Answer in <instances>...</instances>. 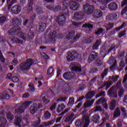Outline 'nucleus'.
I'll return each instance as SVG.
<instances>
[{
    "mask_svg": "<svg viewBox=\"0 0 127 127\" xmlns=\"http://www.w3.org/2000/svg\"><path fill=\"white\" fill-rule=\"evenodd\" d=\"M82 27H88V28H93V25H91L89 24H85L82 25Z\"/></svg>",
    "mask_w": 127,
    "mask_h": 127,
    "instance_id": "obj_40",
    "label": "nucleus"
},
{
    "mask_svg": "<svg viewBox=\"0 0 127 127\" xmlns=\"http://www.w3.org/2000/svg\"><path fill=\"white\" fill-rule=\"evenodd\" d=\"M50 117H51V114L49 113L48 111H46L45 112L44 114V118L46 120H48V119H50Z\"/></svg>",
    "mask_w": 127,
    "mask_h": 127,
    "instance_id": "obj_29",
    "label": "nucleus"
},
{
    "mask_svg": "<svg viewBox=\"0 0 127 127\" xmlns=\"http://www.w3.org/2000/svg\"><path fill=\"white\" fill-rule=\"evenodd\" d=\"M80 18H81V12L75 13L72 17L73 20H78V19H80Z\"/></svg>",
    "mask_w": 127,
    "mask_h": 127,
    "instance_id": "obj_22",
    "label": "nucleus"
},
{
    "mask_svg": "<svg viewBox=\"0 0 127 127\" xmlns=\"http://www.w3.org/2000/svg\"><path fill=\"white\" fill-rule=\"evenodd\" d=\"M72 71H75L76 72H81L82 69L80 66H72L71 68Z\"/></svg>",
    "mask_w": 127,
    "mask_h": 127,
    "instance_id": "obj_30",
    "label": "nucleus"
},
{
    "mask_svg": "<svg viewBox=\"0 0 127 127\" xmlns=\"http://www.w3.org/2000/svg\"><path fill=\"white\" fill-rule=\"evenodd\" d=\"M96 64L97 65V66H101V65H103V63L102 62V61L97 60L96 61Z\"/></svg>",
    "mask_w": 127,
    "mask_h": 127,
    "instance_id": "obj_57",
    "label": "nucleus"
},
{
    "mask_svg": "<svg viewBox=\"0 0 127 127\" xmlns=\"http://www.w3.org/2000/svg\"><path fill=\"white\" fill-rule=\"evenodd\" d=\"M48 9H50L51 10H54V11H58V10H60L61 9V7L60 6H57L54 8L53 6H47Z\"/></svg>",
    "mask_w": 127,
    "mask_h": 127,
    "instance_id": "obj_20",
    "label": "nucleus"
},
{
    "mask_svg": "<svg viewBox=\"0 0 127 127\" xmlns=\"http://www.w3.org/2000/svg\"><path fill=\"white\" fill-rule=\"evenodd\" d=\"M103 32V30L102 29H98V30H97V31H96L95 32V34H96V35H100V34L101 33H102Z\"/></svg>",
    "mask_w": 127,
    "mask_h": 127,
    "instance_id": "obj_51",
    "label": "nucleus"
},
{
    "mask_svg": "<svg viewBox=\"0 0 127 127\" xmlns=\"http://www.w3.org/2000/svg\"><path fill=\"white\" fill-rule=\"evenodd\" d=\"M108 6L109 9H111V10H116V9L118 8V5L116 2L111 3L108 4Z\"/></svg>",
    "mask_w": 127,
    "mask_h": 127,
    "instance_id": "obj_17",
    "label": "nucleus"
},
{
    "mask_svg": "<svg viewBox=\"0 0 127 127\" xmlns=\"http://www.w3.org/2000/svg\"><path fill=\"white\" fill-rule=\"evenodd\" d=\"M16 121L15 122V124L16 126V127H20L22 125L24 127H26L28 125V122L26 120H22L21 117L20 116H17L15 117Z\"/></svg>",
    "mask_w": 127,
    "mask_h": 127,
    "instance_id": "obj_3",
    "label": "nucleus"
},
{
    "mask_svg": "<svg viewBox=\"0 0 127 127\" xmlns=\"http://www.w3.org/2000/svg\"><path fill=\"white\" fill-rule=\"evenodd\" d=\"M20 27L17 26L16 27H14L13 28L10 29L8 33L9 35H15L18 31L17 30H20Z\"/></svg>",
    "mask_w": 127,
    "mask_h": 127,
    "instance_id": "obj_9",
    "label": "nucleus"
},
{
    "mask_svg": "<svg viewBox=\"0 0 127 127\" xmlns=\"http://www.w3.org/2000/svg\"><path fill=\"white\" fill-rule=\"evenodd\" d=\"M120 66L121 68H124L125 67V63L124 61H122L120 64Z\"/></svg>",
    "mask_w": 127,
    "mask_h": 127,
    "instance_id": "obj_64",
    "label": "nucleus"
},
{
    "mask_svg": "<svg viewBox=\"0 0 127 127\" xmlns=\"http://www.w3.org/2000/svg\"><path fill=\"white\" fill-rule=\"evenodd\" d=\"M105 99L104 98H101L96 102L97 105H100L101 103H104Z\"/></svg>",
    "mask_w": 127,
    "mask_h": 127,
    "instance_id": "obj_43",
    "label": "nucleus"
},
{
    "mask_svg": "<svg viewBox=\"0 0 127 127\" xmlns=\"http://www.w3.org/2000/svg\"><path fill=\"white\" fill-rule=\"evenodd\" d=\"M71 73L70 72H67L64 74V79H70Z\"/></svg>",
    "mask_w": 127,
    "mask_h": 127,
    "instance_id": "obj_36",
    "label": "nucleus"
},
{
    "mask_svg": "<svg viewBox=\"0 0 127 127\" xmlns=\"http://www.w3.org/2000/svg\"><path fill=\"white\" fill-rule=\"evenodd\" d=\"M112 85H113V82L110 81L109 82H105V86H106V88L105 90H108V89H109V87H111V86H112Z\"/></svg>",
    "mask_w": 127,
    "mask_h": 127,
    "instance_id": "obj_37",
    "label": "nucleus"
},
{
    "mask_svg": "<svg viewBox=\"0 0 127 127\" xmlns=\"http://www.w3.org/2000/svg\"><path fill=\"white\" fill-rule=\"evenodd\" d=\"M100 120V116L98 114L94 115L92 117V121L94 123H98Z\"/></svg>",
    "mask_w": 127,
    "mask_h": 127,
    "instance_id": "obj_23",
    "label": "nucleus"
},
{
    "mask_svg": "<svg viewBox=\"0 0 127 127\" xmlns=\"http://www.w3.org/2000/svg\"><path fill=\"white\" fill-rule=\"evenodd\" d=\"M21 10V7L19 5H15L12 7L11 9V12L14 13V14H18Z\"/></svg>",
    "mask_w": 127,
    "mask_h": 127,
    "instance_id": "obj_8",
    "label": "nucleus"
},
{
    "mask_svg": "<svg viewBox=\"0 0 127 127\" xmlns=\"http://www.w3.org/2000/svg\"><path fill=\"white\" fill-rule=\"evenodd\" d=\"M42 101L44 102V103H46V104H47V103H49V100L46 99V98H45V97H43L42 98Z\"/></svg>",
    "mask_w": 127,
    "mask_h": 127,
    "instance_id": "obj_55",
    "label": "nucleus"
},
{
    "mask_svg": "<svg viewBox=\"0 0 127 127\" xmlns=\"http://www.w3.org/2000/svg\"><path fill=\"white\" fill-rule=\"evenodd\" d=\"M120 78V76L119 75H116V76H113L112 77H109L110 80H112L113 82H117L118 81V79Z\"/></svg>",
    "mask_w": 127,
    "mask_h": 127,
    "instance_id": "obj_34",
    "label": "nucleus"
},
{
    "mask_svg": "<svg viewBox=\"0 0 127 127\" xmlns=\"http://www.w3.org/2000/svg\"><path fill=\"white\" fill-rule=\"evenodd\" d=\"M101 44H102V41L101 40H97L92 47L93 49L97 50Z\"/></svg>",
    "mask_w": 127,
    "mask_h": 127,
    "instance_id": "obj_16",
    "label": "nucleus"
},
{
    "mask_svg": "<svg viewBox=\"0 0 127 127\" xmlns=\"http://www.w3.org/2000/svg\"><path fill=\"white\" fill-rule=\"evenodd\" d=\"M28 35L30 39H32L33 37H34V35L33 34V33L31 32V31L28 32Z\"/></svg>",
    "mask_w": 127,
    "mask_h": 127,
    "instance_id": "obj_53",
    "label": "nucleus"
},
{
    "mask_svg": "<svg viewBox=\"0 0 127 127\" xmlns=\"http://www.w3.org/2000/svg\"><path fill=\"white\" fill-rule=\"evenodd\" d=\"M126 23H123L120 27L117 28L115 29L114 31V33H116V32H118V31H120L122 28H123L124 26H126Z\"/></svg>",
    "mask_w": 127,
    "mask_h": 127,
    "instance_id": "obj_33",
    "label": "nucleus"
},
{
    "mask_svg": "<svg viewBox=\"0 0 127 127\" xmlns=\"http://www.w3.org/2000/svg\"><path fill=\"white\" fill-rule=\"evenodd\" d=\"M75 102L74 98H70L69 99V101L68 102V105H73L74 104V102Z\"/></svg>",
    "mask_w": 127,
    "mask_h": 127,
    "instance_id": "obj_52",
    "label": "nucleus"
},
{
    "mask_svg": "<svg viewBox=\"0 0 127 127\" xmlns=\"http://www.w3.org/2000/svg\"><path fill=\"white\" fill-rule=\"evenodd\" d=\"M107 73H108V69H105L103 72V73L101 75L102 79H104V77H105V76L107 75Z\"/></svg>",
    "mask_w": 127,
    "mask_h": 127,
    "instance_id": "obj_49",
    "label": "nucleus"
},
{
    "mask_svg": "<svg viewBox=\"0 0 127 127\" xmlns=\"http://www.w3.org/2000/svg\"><path fill=\"white\" fill-rule=\"evenodd\" d=\"M53 67H50L48 69V74L50 75V74H52L53 73Z\"/></svg>",
    "mask_w": 127,
    "mask_h": 127,
    "instance_id": "obj_42",
    "label": "nucleus"
},
{
    "mask_svg": "<svg viewBox=\"0 0 127 127\" xmlns=\"http://www.w3.org/2000/svg\"><path fill=\"white\" fill-rule=\"evenodd\" d=\"M41 55L44 57V58H45V59H48L49 57L47 55H46L45 53H42L41 54Z\"/></svg>",
    "mask_w": 127,
    "mask_h": 127,
    "instance_id": "obj_58",
    "label": "nucleus"
},
{
    "mask_svg": "<svg viewBox=\"0 0 127 127\" xmlns=\"http://www.w3.org/2000/svg\"><path fill=\"white\" fill-rule=\"evenodd\" d=\"M119 116H121V111H120V109H117L115 110L113 118H117L119 117Z\"/></svg>",
    "mask_w": 127,
    "mask_h": 127,
    "instance_id": "obj_31",
    "label": "nucleus"
},
{
    "mask_svg": "<svg viewBox=\"0 0 127 127\" xmlns=\"http://www.w3.org/2000/svg\"><path fill=\"white\" fill-rule=\"evenodd\" d=\"M83 123L84 124V126L83 127H88V126L90 124V120L88 116H84Z\"/></svg>",
    "mask_w": 127,
    "mask_h": 127,
    "instance_id": "obj_13",
    "label": "nucleus"
},
{
    "mask_svg": "<svg viewBox=\"0 0 127 127\" xmlns=\"http://www.w3.org/2000/svg\"><path fill=\"white\" fill-rule=\"evenodd\" d=\"M102 15L103 13L100 10H96L93 15L94 18H100Z\"/></svg>",
    "mask_w": 127,
    "mask_h": 127,
    "instance_id": "obj_15",
    "label": "nucleus"
},
{
    "mask_svg": "<svg viewBox=\"0 0 127 127\" xmlns=\"http://www.w3.org/2000/svg\"><path fill=\"white\" fill-rule=\"evenodd\" d=\"M83 9L87 14H91L94 10V6L91 5L87 4L84 5Z\"/></svg>",
    "mask_w": 127,
    "mask_h": 127,
    "instance_id": "obj_7",
    "label": "nucleus"
},
{
    "mask_svg": "<svg viewBox=\"0 0 127 127\" xmlns=\"http://www.w3.org/2000/svg\"><path fill=\"white\" fill-rule=\"evenodd\" d=\"M6 20V18L5 17H0V23H3Z\"/></svg>",
    "mask_w": 127,
    "mask_h": 127,
    "instance_id": "obj_47",
    "label": "nucleus"
},
{
    "mask_svg": "<svg viewBox=\"0 0 127 127\" xmlns=\"http://www.w3.org/2000/svg\"><path fill=\"white\" fill-rule=\"evenodd\" d=\"M121 111L122 112H123V115H124V116H126V115H127V110H126V108L125 107H122Z\"/></svg>",
    "mask_w": 127,
    "mask_h": 127,
    "instance_id": "obj_50",
    "label": "nucleus"
},
{
    "mask_svg": "<svg viewBox=\"0 0 127 127\" xmlns=\"http://www.w3.org/2000/svg\"><path fill=\"white\" fill-rule=\"evenodd\" d=\"M56 108V103H54L53 105H52L50 107V110L53 111V110H55Z\"/></svg>",
    "mask_w": 127,
    "mask_h": 127,
    "instance_id": "obj_59",
    "label": "nucleus"
},
{
    "mask_svg": "<svg viewBox=\"0 0 127 127\" xmlns=\"http://www.w3.org/2000/svg\"><path fill=\"white\" fill-rule=\"evenodd\" d=\"M73 117H74V114H70L67 118H66V121L69 122L70 120H72Z\"/></svg>",
    "mask_w": 127,
    "mask_h": 127,
    "instance_id": "obj_46",
    "label": "nucleus"
},
{
    "mask_svg": "<svg viewBox=\"0 0 127 127\" xmlns=\"http://www.w3.org/2000/svg\"><path fill=\"white\" fill-rule=\"evenodd\" d=\"M0 61L1 62H4V58H3V57L2 56V54H1V52L0 51Z\"/></svg>",
    "mask_w": 127,
    "mask_h": 127,
    "instance_id": "obj_56",
    "label": "nucleus"
},
{
    "mask_svg": "<svg viewBox=\"0 0 127 127\" xmlns=\"http://www.w3.org/2000/svg\"><path fill=\"white\" fill-rule=\"evenodd\" d=\"M112 0H92V2L96 3L97 1L100 2V8L101 10H105L106 9V5Z\"/></svg>",
    "mask_w": 127,
    "mask_h": 127,
    "instance_id": "obj_5",
    "label": "nucleus"
},
{
    "mask_svg": "<svg viewBox=\"0 0 127 127\" xmlns=\"http://www.w3.org/2000/svg\"><path fill=\"white\" fill-rule=\"evenodd\" d=\"M30 104H31V102L30 101L25 102L22 105V107L15 109L16 113H17L18 114H22V113H24V109L28 108Z\"/></svg>",
    "mask_w": 127,
    "mask_h": 127,
    "instance_id": "obj_4",
    "label": "nucleus"
},
{
    "mask_svg": "<svg viewBox=\"0 0 127 127\" xmlns=\"http://www.w3.org/2000/svg\"><path fill=\"white\" fill-rule=\"evenodd\" d=\"M94 102H95V100H92L91 101L87 100L84 104V106L85 108H88V107H91L93 104H94Z\"/></svg>",
    "mask_w": 127,
    "mask_h": 127,
    "instance_id": "obj_19",
    "label": "nucleus"
},
{
    "mask_svg": "<svg viewBox=\"0 0 127 127\" xmlns=\"http://www.w3.org/2000/svg\"><path fill=\"white\" fill-rule=\"evenodd\" d=\"M121 13L124 16L127 15V6L123 9Z\"/></svg>",
    "mask_w": 127,
    "mask_h": 127,
    "instance_id": "obj_39",
    "label": "nucleus"
},
{
    "mask_svg": "<svg viewBox=\"0 0 127 127\" xmlns=\"http://www.w3.org/2000/svg\"><path fill=\"white\" fill-rule=\"evenodd\" d=\"M95 94L94 92L88 93L86 95V99H92L95 96Z\"/></svg>",
    "mask_w": 127,
    "mask_h": 127,
    "instance_id": "obj_26",
    "label": "nucleus"
},
{
    "mask_svg": "<svg viewBox=\"0 0 127 127\" xmlns=\"http://www.w3.org/2000/svg\"><path fill=\"white\" fill-rule=\"evenodd\" d=\"M97 57H98V54L95 52H92L89 57V60L93 61V60H95Z\"/></svg>",
    "mask_w": 127,
    "mask_h": 127,
    "instance_id": "obj_18",
    "label": "nucleus"
},
{
    "mask_svg": "<svg viewBox=\"0 0 127 127\" xmlns=\"http://www.w3.org/2000/svg\"><path fill=\"white\" fill-rule=\"evenodd\" d=\"M34 63V61L31 59H28L26 63L21 64L20 65L21 70H28L31 66V65Z\"/></svg>",
    "mask_w": 127,
    "mask_h": 127,
    "instance_id": "obj_2",
    "label": "nucleus"
},
{
    "mask_svg": "<svg viewBox=\"0 0 127 127\" xmlns=\"http://www.w3.org/2000/svg\"><path fill=\"white\" fill-rule=\"evenodd\" d=\"M102 112V107L101 106H97L95 108V111L96 112Z\"/></svg>",
    "mask_w": 127,
    "mask_h": 127,
    "instance_id": "obj_60",
    "label": "nucleus"
},
{
    "mask_svg": "<svg viewBox=\"0 0 127 127\" xmlns=\"http://www.w3.org/2000/svg\"><path fill=\"white\" fill-rule=\"evenodd\" d=\"M62 4L64 8V14H69V10L68 9V6H69L70 9L72 10H77L80 7V5L75 1H71L68 2L67 0H64L63 1Z\"/></svg>",
    "mask_w": 127,
    "mask_h": 127,
    "instance_id": "obj_1",
    "label": "nucleus"
},
{
    "mask_svg": "<svg viewBox=\"0 0 127 127\" xmlns=\"http://www.w3.org/2000/svg\"><path fill=\"white\" fill-rule=\"evenodd\" d=\"M6 117L9 122L12 121L13 120V118H14L13 117V115H11V113H8V114H7Z\"/></svg>",
    "mask_w": 127,
    "mask_h": 127,
    "instance_id": "obj_32",
    "label": "nucleus"
},
{
    "mask_svg": "<svg viewBox=\"0 0 127 127\" xmlns=\"http://www.w3.org/2000/svg\"><path fill=\"white\" fill-rule=\"evenodd\" d=\"M95 40V39L93 37H90L87 38L85 40V43H87V44H89V43H92L93 41Z\"/></svg>",
    "mask_w": 127,
    "mask_h": 127,
    "instance_id": "obj_25",
    "label": "nucleus"
},
{
    "mask_svg": "<svg viewBox=\"0 0 127 127\" xmlns=\"http://www.w3.org/2000/svg\"><path fill=\"white\" fill-rule=\"evenodd\" d=\"M18 35H20V38H21L23 40H25V37H24V34L22 33H19Z\"/></svg>",
    "mask_w": 127,
    "mask_h": 127,
    "instance_id": "obj_54",
    "label": "nucleus"
},
{
    "mask_svg": "<svg viewBox=\"0 0 127 127\" xmlns=\"http://www.w3.org/2000/svg\"><path fill=\"white\" fill-rule=\"evenodd\" d=\"M29 87L30 91H31V92H33V91H34V86L33 85V83L29 84Z\"/></svg>",
    "mask_w": 127,
    "mask_h": 127,
    "instance_id": "obj_44",
    "label": "nucleus"
},
{
    "mask_svg": "<svg viewBox=\"0 0 127 127\" xmlns=\"http://www.w3.org/2000/svg\"><path fill=\"white\" fill-rule=\"evenodd\" d=\"M115 88L113 87L111 88L108 91V95L110 97H113V98H118V93L117 91H115Z\"/></svg>",
    "mask_w": 127,
    "mask_h": 127,
    "instance_id": "obj_10",
    "label": "nucleus"
},
{
    "mask_svg": "<svg viewBox=\"0 0 127 127\" xmlns=\"http://www.w3.org/2000/svg\"><path fill=\"white\" fill-rule=\"evenodd\" d=\"M65 109V105H61L59 106L58 108L57 109V111L58 113H60V112H62L63 110H64Z\"/></svg>",
    "mask_w": 127,
    "mask_h": 127,
    "instance_id": "obj_35",
    "label": "nucleus"
},
{
    "mask_svg": "<svg viewBox=\"0 0 127 127\" xmlns=\"http://www.w3.org/2000/svg\"><path fill=\"white\" fill-rule=\"evenodd\" d=\"M28 97H29V93H28V92L23 94L22 95V98H28Z\"/></svg>",
    "mask_w": 127,
    "mask_h": 127,
    "instance_id": "obj_62",
    "label": "nucleus"
},
{
    "mask_svg": "<svg viewBox=\"0 0 127 127\" xmlns=\"http://www.w3.org/2000/svg\"><path fill=\"white\" fill-rule=\"evenodd\" d=\"M39 26L40 32H43V31H44V29L46 28V24L45 23L40 22L39 23Z\"/></svg>",
    "mask_w": 127,
    "mask_h": 127,
    "instance_id": "obj_21",
    "label": "nucleus"
},
{
    "mask_svg": "<svg viewBox=\"0 0 127 127\" xmlns=\"http://www.w3.org/2000/svg\"><path fill=\"white\" fill-rule=\"evenodd\" d=\"M37 111V104L36 103H34L31 105L30 108V112L31 114H35V112Z\"/></svg>",
    "mask_w": 127,
    "mask_h": 127,
    "instance_id": "obj_11",
    "label": "nucleus"
},
{
    "mask_svg": "<svg viewBox=\"0 0 127 127\" xmlns=\"http://www.w3.org/2000/svg\"><path fill=\"white\" fill-rule=\"evenodd\" d=\"M17 63H18V62H17V60H16V59H15L12 62V65H17Z\"/></svg>",
    "mask_w": 127,
    "mask_h": 127,
    "instance_id": "obj_63",
    "label": "nucleus"
},
{
    "mask_svg": "<svg viewBox=\"0 0 127 127\" xmlns=\"http://www.w3.org/2000/svg\"><path fill=\"white\" fill-rule=\"evenodd\" d=\"M75 126L76 127H81V121H76L75 123Z\"/></svg>",
    "mask_w": 127,
    "mask_h": 127,
    "instance_id": "obj_61",
    "label": "nucleus"
},
{
    "mask_svg": "<svg viewBox=\"0 0 127 127\" xmlns=\"http://www.w3.org/2000/svg\"><path fill=\"white\" fill-rule=\"evenodd\" d=\"M125 35H126V31H123L119 34L118 37H119V38H121V37L125 36Z\"/></svg>",
    "mask_w": 127,
    "mask_h": 127,
    "instance_id": "obj_41",
    "label": "nucleus"
},
{
    "mask_svg": "<svg viewBox=\"0 0 127 127\" xmlns=\"http://www.w3.org/2000/svg\"><path fill=\"white\" fill-rule=\"evenodd\" d=\"M117 18H118V14L116 13L110 14L106 17L107 20H113L114 19H117Z\"/></svg>",
    "mask_w": 127,
    "mask_h": 127,
    "instance_id": "obj_14",
    "label": "nucleus"
},
{
    "mask_svg": "<svg viewBox=\"0 0 127 127\" xmlns=\"http://www.w3.org/2000/svg\"><path fill=\"white\" fill-rule=\"evenodd\" d=\"M124 93H125V90H124V89H121L119 90L118 92V95L119 96V97H120V98H122V96L124 95Z\"/></svg>",
    "mask_w": 127,
    "mask_h": 127,
    "instance_id": "obj_38",
    "label": "nucleus"
},
{
    "mask_svg": "<svg viewBox=\"0 0 127 127\" xmlns=\"http://www.w3.org/2000/svg\"><path fill=\"white\" fill-rule=\"evenodd\" d=\"M11 41L12 42V43H19L20 44H22V43H23V42L20 40H19V39H17V38H13L11 39Z\"/></svg>",
    "mask_w": 127,
    "mask_h": 127,
    "instance_id": "obj_27",
    "label": "nucleus"
},
{
    "mask_svg": "<svg viewBox=\"0 0 127 127\" xmlns=\"http://www.w3.org/2000/svg\"><path fill=\"white\" fill-rule=\"evenodd\" d=\"M113 24H111V23L107 25L106 26L107 30H110V29H111V28L113 27Z\"/></svg>",
    "mask_w": 127,
    "mask_h": 127,
    "instance_id": "obj_45",
    "label": "nucleus"
},
{
    "mask_svg": "<svg viewBox=\"0 0 127 127\" xmlns=\"http://www.w3.org/2000/svg\"><path fill=\"white\" fill-rule=\"evenodd\" d=\"M66 58L68 61H73V60H74V56H73V55L71 53H69L68 54Z\"/></svg>",
    "mask_w": 127,
    "mask_h": 127,
    "instance_id": "obj_28",
    "label": "nucleus"
},
{
    "mask_svg": "<svg viewBox=\"0 0 127 127\" xmlns=\"http://www.w3.org/2000/svg\"><path fill=\"white\" fill-rule=\"evenodd\" d=\"M117 105V101L115 100H112L109 104V109L111 111H114L116 108V105Z\"/></svg>",
    "mask_w": 127,
    "mask_h": 127,
    "instance_id": "obj_12",
    "label": "nucleus"
},
{
    "mask_svg": "<svg viewBox=\"0 0 127 127\" xmlns=\"http://www.w3.org/2000/svg\"><path fill=\"white\" fill-rule=\"evenodd\" d=\"M0 122L2 123V125H0V127H4L6 124V119L2 117H0Z\"/></svg>",
    "mask_w": 127,
    "mask_h": 127,
    "instance_id": "obj_24",
    "label": "nucleus"
},
{
    "mask_svg": "<svg viewBox=\"0 0 127 127\" xmlns=\"http://www.w3.org/2000/svg\"><path fill=\"white\" fill-rule=\"evenodd\" d=\"M63 11L64 13V15L59 16L57 18V21L60 25H63V23H65V20H66V17H65V15L69 16V14H67V15L65 14V12H64V10Z\"/></svg>",
    "mask_w": 127,
    "mask_h": 127,
    "instance_id": "obj_6",
    "label": "nucleus"
},
{
    "mask_svg": "<svg viewBox=\"0 0 127 127\" xmlns=\"http://www.w3.org/2000/svg\"><path fill=\"white\" fill-rule=\"evenodd\" d=\"M12 81L14 83H17V82H18L19 81L18 77L14 76V77L12 78Z\"/></svg>",
    "mask_w": 127,
    "mask_h": 127,
    "instance_id": "obj_48",
    "label": "nucleus"
}]
</instances>
